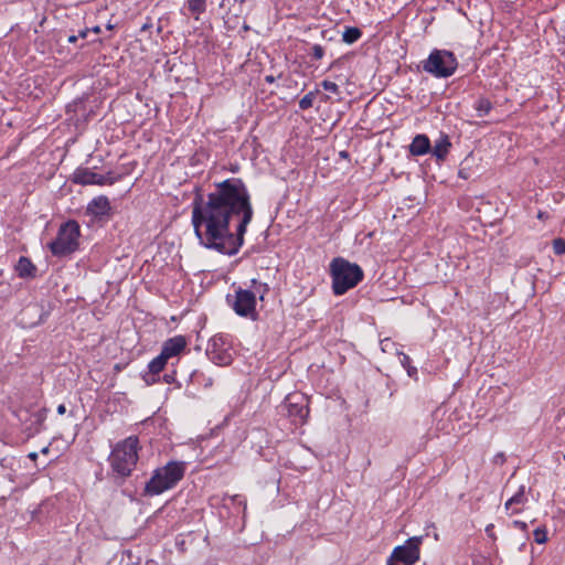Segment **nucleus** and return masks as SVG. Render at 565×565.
<instances>
[{
    "label": "nucleus",
    "instance_id": "09e8293b",
    "mask_svg": "<svg viewBox=\"0 0 565 565\" xmlns=\"http://www.w3.org/2000/svg\"><path fill=\"white\" fill-rule=\"evenodd\" d=\"M146 29H148V24H145V25L142 26V30H146Z\"/></svg>",
    "mask_w": 565,
    "mask_h": 565
},
{
    "label": "nucleus",
    "instance_id": "423d86ee",
    "mask_svg": "<svg viewBox=\"0 0 565 565\" xmlns=\"http://www.w3.org/2000/svg\"><path fill=\"white\" fill-rule=\"evenodd\" d=\"M458 67L455 54L447 50H433L428 57L422 62V68L437 78L451 76Z\"/></svg>",
    "mask_w": 565,
    "mask_h": 565
},
{
    "label": "nucleus",
    "instance_id": "6e6552de",
    "mask_svg": "<svg viewBox=\"0 0 565 565\" xmlns=\"http://www.w3.org/2000/svg\"><path fill=\"white\" fill-rule=\"evenodd\" d=\"M422 536H413L404 545L396 546L391 556L404 565H414L419 559V545Z\"/></svg>",
    "mask_w": 565,
    "mask_h": 565
},
{
    "label": "nucleus",
    "instance_id": "e433bc0d",
    "mask_svg": "<svg viewBox=\"0 0 565 565\" xmlns=\"http://www.w3.org/2000/svg\"><path fill=\"white\" fill-rule=\"evenodd\" d=\"M56 411L58 415H64L66 413V407L64 404H60Z\"/></svg>",
    "mask_w": 565,
    "mask_h": 565
},
{
    "label": "nucleus",
    "instance_id": "a878e982",
    "mask_svg": "<svg viewBox=\"0 0 565 565\" xmlns=\"http://www.w3.org/2000/svg\"><path fill=\"white\" fill-rule=\"evenodd\" d=\"M552 246H553V252L555 255L561 256V255L565 254V239L564 238L557 237V238L553 239Z\"/></svg>",
    "mask_w": 565,
    "mask_h": 565
},
{
    "label": "nucleus",
    "instance_id": "393cba45",
    "mask_svg": "<svg viewBox=\"0 0 565 565\" xmlns=\"http://www.w3.org/2000/svg\"><path fill=\"white\" fill-rule=\"evenodd\" d=\"M533 535H534V541L537 544H543L547 541V531H546L545 526H540V527L535 529L533 532Z\"/></svg>",
    "mask_w": 565,
    "mask_h": 565
},
{
    "label": "nucleus",
    "instance_id": "20e7f679",
    "mask_svg": "<svg viewBox=\"0 0 565 565\" xmlns=\"http://www.w3.org/2000/svg\"><path fill=\"white\" fill-rule=\"evenodd\" d=\"M332 277V290L337 296L345 294L349 289L355 287L363 279V270L349 260L337 257L330 264Z\"/></svg>",
    "mask_w": 565,
    "mask_h": 565
},
{
    "label": "nucleus",
    "instance_id": "37998d69",
    "mask_svg": "<svg viewBox=\"0 0 565 565\" xmlns=\"http://www.w3.org/2000/svg\"><path fill=\"white\" fill-rule=\"evenodd\" d=\"M537 217L543 220L546 217V214L544 212H539Z\"/></svg>",
    "mask_w": 565,
    "mask_h": 565
},
{
    "label": "nucleus",
    "instance_id": "f704fd0d",
    "mask_svg": "<svg viewBox=\"0 0 565 565\" xmlns=\"http://www.w3.org/2000/svg\"><path fill=\"white\" fill-rule=\"evenodd\" d=\"M45 411H46V409H45V408H43V409H41V411H39V412L36 413V422H38V423H40V424H41V423L44 420V418H45Z\"/></svg>",
    "mask_w": 565,
    "mask_h": 565
},
{
    "label": "nucleus",
    "instance_id": "9d476101",
    "mask_svg": "<svg viewBox=\"0 0 565 565\" xmlns=\"http://www.w3.org/2000/svg\"><path fill=\"white\" fill-rule=\"evenodd\" d=\"M168 358L160 352L158 356L152 359L148 364V372L142 375L143 381L151 385L158 381L160 372L164 369L168 363Z\"/></svg>",
    "mask_w": 565,
    "mask_h": 565
},
{
    "label": "nucleus",
    "instance_id": "c9c22d12",
    "mask_svg": "<svg viewBox=\"0 0 565 565\" xmlns=\"http://www.w3.org/2000/svg\"><path fill=\"white\" fill-rule=\"evenodd\" d=\"M493 530H494V525H493V524H489V525H487V527H486V533H487L490 537H492V539L494 540V539H495V536H494V532H493Z\"/></svg>",
    "mask_w": 565,
    "mask_h": 565
},
{
    "label": "nucleus",
    "instance_id": "2f4dec72",
    "mask_svg": "<svg viewBox=\"0 0 565 565\" xmlns=\"http://www.w3.org/2000/svg\"><path fill=\"white\" fill-rule=\"evenodd\" d=\"M163 381L168 384L175 382V371H172L171 373H166L163 375Z\"/></svg>",
    "mask_w": 565,
    "mask_h": 565
},
{
    "label": "nucleus",
    "instance_id": "de8ad7c7",
    "mask_svg": "<svg viewBox=\"0 0 565 565\" xmlns=\"http://www.w3.org/2000/svg\"><path fill=\"white\" fill-rule=\"evenodd\" d=\"M347 154H348V153H347L345 151H342V152H341V157H347Z\"/></svg>",
    "mask_w": 565,
    "mask_h": 565
},
{
    "label": "nucleus",
    "instance_id": "c756f323",
    "mask_svg": "<svg viewBox=\"0 0 565 565\" xmlns=\"http://www.w3.org/2000/svg\"><path fill=\"white\" fill-rule=\"evenodd\" d=\"M200 379H204V375L199 371H193L190 375V381L192 384H198L200 382Z\"/></svg>",
    "mask_w": 565,
    "mask_h": 565
},
{
    "label": "nucleus",
    "instance_id": "39448f33",
    "mask_svg": "<svg viewBox=\"0 0 565 565\" xmlns=\"http://www.w3.org/2000/svg\"><path fill=\"white\" fill-rule=\"evenodd\" d=\"M81 226L77 221L68 220L61 224L56 237L47 244L53 256L65 257L79 247Z\"/></svg>",
    "mask_w": 565,
    "mask_h": 565
},
{
    "label": "nucleus",
    "instance_id": "c03bdc74",
    "mask_svg": "<svg viewBox=\"0 0 565 565\" xmlns=\"http://www.w3.org/2000/svg\"><path fill=\"white\" fill-rule=\"evenodd\" d=\"M93 31H94L95 33H98V32H100V29H99V26H95V28L93 29Z\"/></svg>",
    "mask_w": 565,
    "mask_h": 565
},
{
    "label": "nucleus",
    "instance_id": "1a4fd4ad",
    "mask_svg": "<svg viewBox=\"0 0 565 565\" xmlns=\"http://www.w3.org/2000/svg\"><path fill=\"white\" fill-rule=\"evenodd\" d=\"M287 415L296 424H303L309 415V407L302 394H290L285 399Z\"/></svg>",
    "mask_w": 565,
    "mask_h": 565
},
{
    "label": "nucleus",
    "instance_id": "a18cd8bd",
    "mask_svg": "<svg viewBox=\"0 0 565 565\" xmlns=\"http://www.w3.org/2000/svg\"><path fill=\"white\" fill-rule=\"evenodd\" d=\"M42 452H43V454H47V452H49V448H47V447H44V448L42 449Z\"/></svg>",
    "mask_w": 565,
    "mask_h": 565
},
{
    "label": "nucleus",
    "instance_id": "dca6fc26",
    "mask_svg": "<svg viewBox=\"0 0 565 565\" xmlns=\"http://www.w3.org/2000/svg\"><path fill=\"white\" fill-rule=\"evenodd\" d=\"M451 148V142L447 135H441L438 140H436L435 146L430 149L431 153L436 157L437 160L444 161Z\"/></svg>",
    "mask_w": 565,
    "mask_h": 565
},
{
    "label": "nucleus",
    "instance_id": "bb28decb",
    "mask_svg": "<svg viewBox=\"0 0 565 565\" xmlns=\"http://www.w3.org/2000/svg\"><path fill=\"white\" fill-rule=\"evenodd\" d=\"M321 86H322V87H323V89H324V90H327V92H330V93L335 94V95H339V94H340V88H339V86H338L335 83L331 82V81H327V79H326V81H323V82L321 83Z\"/></svg>",
    "mask_w": 565,
    "mask_h": 565
},
{
    "label": "nucleus",
    "instance_id": "ea45409f",
    "mask_svg": "<svg viewBox=\"0 0 565 565\" xmlns=\"http://www.w3.org/2000/svg\"><path fill=\"white\" fill-rule=\"evenodd\" d=\"M265 81H266L267 83H274L275 78H274V76H273V75H268V76H266V77H265Z\"/></svg>",
    "mask_w": 565,
    "mask_h": 565
},
{
    "label": "nucleus",
    "instance_id": "b1692460",
    "mask_svg": "<svg viewBox=\"0 0 565 565\" xmlns=\"http://www.w3.org/2000/svg\"><path fill=\"white\" fill-rule=\"evenodd\" d=\"M318 93H319V90H315V92H309L308 94H306L299 100V108L301 110H307V109L311 108L312 105H313V100H315V98H316Z\"/></svg>",
    "mask_w": 565,
    "mask_h": 565
},
{
    "label": "nucleus",
    "instance_id": "4468645a",
    "mask_svg": "<svg viewBox=\"0 0 565 565\" xmlns=\"http://www.w3.org/2000/svg\"><path fill=\"white\" fill-rule=\"evenodd\" d=\"M431 149L430 140L426 135H416L409 145V152L412 156H424Z\"/></svg>",
    "mask_w": 565,
    "mask_h": 565
},
{
    "label": "nucleus",
    "instance_id": "f8f14e48",
    "mask_svg": "<svg viewBox=\"0 0 565 565\" xmlns=\"http://www.w3.org/2000/svg\"><path fill=\"white\" fill-rule=\"evenodd\" d=\"M221 338H214L206 350V354L212 362L217 365H228L232 362V355L227 350L217 349V343Z\"/></svg>",
    "mask_w": 565,
    "mask_h": 565
},
{
    "label": "nucleus",
    "instance_id": "58836bf2",
    "mask_svg": "<svg viewBox=\"0 0 565 565\" xmlns=\"http://www.w3.org/2000/svg\"><path fill=\"white\" fill-rule=\"evenodd\" d=\"M77 40H78V36H76V35H70L67 39L68 43H75Z\"/></svg>",
    "mask_w": 565,
    "mask_h": 565
},
{
    "label": "nucleus",
    "instance_id": "aec40b11",
    "mask_svg": "<svg viewBox=\"0 0 565 565\" xmlns=\"http://www.w3.org/2000/svg\"><path fill=\"white\" fill-rule=\"evenodd\" d=\"M527 502L525 494V486H521L519 490L505 502V509L509 510L512 505L524 504Z\"/></svg>",
    "mask_w": 565,
    "mask_h": 565
},
{
    "label": "nucleus",
    "instance_id": "4c0bfd02",
    "mask_svg": "<svg viewBox=\"0 0 565 565\" xmlns=\"http://www.w3.org/2000/svg\"><path fill=\"white\" fill-rule=\"evenodd\" d=\"M87 33H88V30L85 29V30H82L78 32V34L76 36H78V39H85L87 36Z\"/></svg>",
    "mask_w": 565,
    "mask_h": 565
},
{
    "label": "nucleus",
    "instance_id": "f3484780",
    "mask_svg": "<svg viewBox=\"0 0 565 565\" xmlns=\"http://www.w3.org/2000/svg\"><path fill=\"white\" fill-rule=\"evenodd\" d=\"M15 270L18 276L21 278H34L36 275V267L34 264L25 256H21L15 266Z\"/></svg>",
    "mask_w": 565,
    "mask_h": 565
},
{
    "label": "nucleus",
    "instance_id": "f03ea898",
    "mask_svg": "<svg viewBox=\"0 0 565 565\" xmlns=\"http://www.w3.org/2000/svg\"><path fill=\"white\" fill-rule=\"evenodd\" d=\"M139 450L140 445L137 436H129L118 441L108 456L111 473L120 479L130 477L137 466Z\"/></svg>",
    "mask_w": 565,
    "mask_h": 565
},
{
    "label": "nucleus",
    "instance_id": "cd10ccee",
    "mask_svg": "<svg viewBox=\"0 0 565 565\" xmlns=\"http://www.w3.org/2000/svg\"><path fill=\"white\" fill-rule=\"evenodd\" d=\"M311 57L315 60H321L324 55V49L320 44H315L311 47Z\"/></svg>",
    "mask_w": 565,
    "mask_h": 565
},
{
    "label": "nucleus",
    "instance_id": "2eb2a0df",
    "mask_svg": "<svg viewBox=\"0 0 565 565\" xmlns=\"http://www.w3.org/2000/svg\"><path fill=\"white\" fill-rule=\"evenodd\" d=\"M95 174L96 172L88 168L78 167L73 172L71 180L75 184L94 185Z\"/></svg>",
    "mask_w": 565,
    "mask_h": 565
},
{
    "label": "nucleus",
    "instance_id": "7c9ffc66",
    "mask_svg": "<svg viewBox=\"0 0 565 565\" xmlns=\"http://www.w3.org/2000/svg\"><path fill=\"white\" fill-rule=\"evenodd\" d=\"M105 185L106 179L104 174L96 173L94 179V185Z\"/></svg>",
    "mask_w": 565,
    "mask_h": 565
},
{
    "label": "nucleus",
    "instance_id": "412c9836",
    "mask_svg": "<svg viewBox=\"0 0 565 565\" xmlns=\"http://www.w3.org/2000/svg\"><path fill=\"white\" fill-rule=\"evenodd\" d=\"M362 36V31L356 26H347L343 34L342 41L347 44H353L359 41Z\"/></svg>",
    "mask_w": 565,
    "mask_h": 565
},
{
    "label": "nucleus",
    "instance_id": "9b49d317",
    "mask_svg": "<svg viewBox=\"0 0 565 565\" xmlns=\"http://www.w3.org/2000/svg\"><path fill=\"white\" fill-rule=\"evenodd\" d=\"M186 347V339L183 335H175L166 340L162 344L161 352L168 358L178 356Z\"/></svg>",
    "mask_w": 565,
    "mask_h": 565
},
{
    "label": "nucleus",
    "instance_id": "c85d7f7f",
    "mask_svg": "<svg viewBox=\"0 0 565 565\" xmlns=\"http://www.w3.org/2000/svg\"><path fill=\"white\" fill-rule=\"evenodd\" d=\"M105 175L106 184H114L120 179V175H115L111 171L107 172Z\"/></svg>",
    "mask_w": 565,
    "mask_h": 565
},
{
    "label": "nucleus",
    "instance_id": "473e14b6",
    "mask_svg": "<svg viewBox=\"0 0 565 565\" xmlns=\"http://www.w3.org/2000/svg\"><path fill=\"white\" fill-rule=\"evenodd\" d=\"M513 526L523 531V532H526L527 531V524L523 521H520V520H515L513 521Z\"/></svg>",
    "mask_w": 565,
    "mask_h": 565
},
{
    "label": "nucleus",
    "instance_id": "ddd939ff",
    "mask_svg": "<svg viewBox=\"0 0 565 565\" xmlns=\"http://www.w3.org/2000/svg\"><path fill=\"white\" fill-rule=\"evenodd\" d=\"M110 210V202L105 195L94 198L87 206V213L95 217L109 215Z\"/></svg>",
    "mask_w": 565,
    "mask_h": 565
},
{
    "label": "nucleus",
    "instance_id": "7ed1b4c3",
    "mask_svg": "<svg viewBox=\"0 0 565 565\" xmlns=\"http://www.w3.org/2000/svg\"><path fill=\"white\" fill-rule=\"evenodd\" d=\"M185 462L169 461L166 466L157 468L146 483L143 494L154 497L172 489L184 477Z\"/></svg>",
    "mask_w": 565,
    "mask_h": 565
},
{
    "label": "nucleus",
    "instance_id": "6ab92c4d",
    "mask_svg": "<svg viewBox=\"0 0 565 565\" xmlns=\"http://www.w3.org/2000/svg\"><path fill=\"white\" fill-rule=\"evenodd\" d=\"M186 8L195 19H199L206 10V0H186Z\"/></svg>",
    "mask_w": 565,
    "mask_h": 565
},
{
    "label": "nucleus",
    "instance_id": "f257e3e1",
    "mask_svg": "<svg viewBox=\"0 0 565 565\" xmlns=\"http://www.w3.org/2000/svg\"><path fill=\"white\" fill-rule=\"evenodd\" d=\"M254 216L249 191L239 178L214 184L206 195L196 193L192 202L194 234L200 244L223 255H236L244 244Z\"/></svg>",
    "mask_w": 565,
    "mask_h": 565
},
{
    "label": "nucleus",
    "instance_id": "79ce46f5",
    "mask_svg": "<svg viewBox=\"0 0 565 565\" xmlns=\"http://www.w3.org/2000/svg\"><path fill=\"white\" fill-rule=\"evenodd\" d=\"M204 385H205V387L211 386L212 385V379H207L206 381H204Z\"/></svg>",
    "mask_w": 565,
    "mask_h": 565
},
{
    "label": "nucleus",
    "instance_id": "5701e85b",
    "mask_svg": "<svg viewBox=\"0 0 565 565\" xmlns=\"http://www.w3.org/2000/svg\"><path fill=\"white\" fill-rule=\"evenodd\" d=\"M398 355L401 364L406 369L408 376L417 379V369L411 364V358L403 352H401Z\"/></svg>",
    "mask_w": 565,
    "mask_h": 565
},
{
    "label": "nucleus",
    "instance_id": "a211bd4d",
    "mask_svg": "<svg viewBox=\"0 0 565 565\" xmlns=\"http://www.w3.org/2000/svg\"><path fill=\"white\" fill-rule=\"evenodd\" d=\"M492 108H493V105H492L491 100L487 97H479L473 103V109L477 111L478 117L488 116L490 114V111L492 110Z\"/></svg>",
    "mask_w": 565,
    "mask_h": 565
},
{
    "label": "nucleus",
    "instance_id": "4be33fe9",
    "mask_svg": "<svg viewBox=\"0 0 565 565\" xmlns=\"http://www.w3.org/2000/svg\"><path fill=\"white\" fill-rule=\"evenodd\" d=\"M250 284L253 288L252 292H256V297L258 296L260 300H264L265 296L269 292L268 284L260 282L256 279H252Z\"/></svg>",
    "mask_w": 565,
    "mask_h": 565
},
{
    "label": "nucleus",
    "instance_id": "0eeeda50",
    "mask_svg": "<svg viewBox=\"0 0 565 565\" xmlns=\"http://www.w3.org/2000/svg\"><path fill=\"white\" fill-rule=\"evenodd\" d=\"M232 308L236 315L244 318L257 319L256 311V292L249 289L238 287L235 290V297L232 302Z\"/></svg>",
    "mask_w": 565,
    "mask_h": 565
},
{
    "label": "nucleus",
    "instance_id": "49530a36",
    "mask_svg": "<svg viewBox=\"0 0 565 565\" xmlns=\"http://www.w3.org/2000/svg\"><path fill=\"white\" fill-rule=\"evenodd\" d=\"M520 511H521L520 509H513L512 513H519Z\"/></svg>",
    "mask_w": 565,
    "mask_h": 565
},
{
    "label": "nucleus",
    "instance_id": "a19ab883",
    "mask_svg": "<svg viewBox=\"0 0 565 565\" xmlns=\"http://www.w3.org/2000/svg\"><path fill=\"white\" fill-rule=\"evenodd\" d=\"M29 458L32 459V460H35L38 458V454L36 452H31V454H29Z\"/></svg>",
    "mask_w": 565,
    "mask_h": 565
},
{
    "label": "nucleus",
    "instance_id": "72a5a7b5",
    "mask_svg": "<svg viewBox=\"0 0 565 565\" xmlns=\"http://www.w3.org/2000/svg\"><path fill=\"white\" fill-rule=\"evenodd\" d=\"M493 462L497 465H503L505 462V455L503 452H498L493 458Z\"/></svg>",
    "mask_w": 565,
    "mask_h": 565
}]
</instances>
